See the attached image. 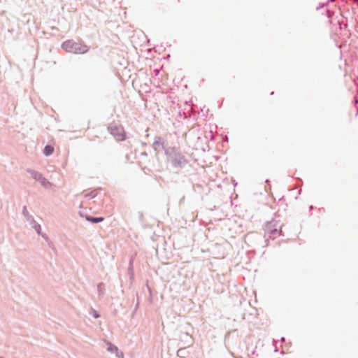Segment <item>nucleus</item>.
<instances>
[{
    "mask_svg": "<svg viewBox=\"0 0 358 358\" xmlns=\"http://www.w3.org/2000/svg\"><path fill=\"white\" fill-rule=\"evenodd\" d=\"M31 173L32 177L35 180L39 181L43 186L48 187L50 185L49 181H48L45 178H43L41 173L35 171H31Z\"/></svg>",
    "mask_w": 358,
    "mask_h": 358,
    "instance_id": "2",
    "label": "nucleus"
},
{
    "mask_svg": "<svg viewBox=\"0 0 358 358\" xmlns=\"http://www.w3.org/2000/svg\"><path fill=\"white\" fill-rule=\"evenodd\" d=\"M40 228H41V227H40V225H37V226L36 227V230L37 231V232H38V234L40 233V231H39Z\"/></svg>",
    "mask_w": 358,
    "mask_h": 358,
    "instance_id": "7",
    "label": "nucleus"
},
{
    "mask_svg": "<svg viewBox=\"0 0 358 358\" xmlns=\"http://www.w3.org/2000/svg\"><path fill=\"white\" fill-rule=\"evenodd\" d=\"M88 220H90L92 222H101L103 221V217H96V218H93V219H91V220H89L87 219Z\"/></svg>",
    "mask_w": 358,
    "mask_h": 358,
    "instance_id": "6",
    "label": "nucleus"
},
{
    "mask_svg": "<svg viewBox=\"0 0 358 358\" xmlns=\"http://www.w3.org/2000/svg\"><path fill=\"white\" fill-rule=\"evenodd\" d=\"M94 317H99V315H98L97 314H96V313H95V314H94Z\"/></svg>",
    "mask_w": 358,
    "mask_h": 358,
    "instance_id": "9",
    "label": "nucleus"
},
{
    "mask_svg": "<svg viewBox=\"0 0 358 358\" xmlns=\"http://www.w3.org/2000/svg\"><path fill=\"white\" fill-rule=\"evenodd\" d=\"M110 133L118 141H124L126 138L124 131L122 127H112L110 129Z\"/></svg>",
    "mask_w": 358,
    "mask_h": 358,
    "instance_id": "1",
    "label": "nucleus"
},
{
    "mask_svg": "<svg viewBox=\"0 0 358 358\" xmlns=\"http://www.w3.org/2000/svg\"><path fill=\"white\" fill-rule=\"evenodd\" d=\"M108 345V350L110 352H117L118 349L116 346L113 345L110 343H107Z\"/></svg>",
    "mask_w": 358,
    "mask_h": 358,
    "instance_id": "5",
    "label": "nucleus"
},
{
    "mask_svg": "<svg viewBox=\"0 0 358 358\" xmlns=\"http://www.w3.org/2000/svg\"><path fill=\"white\" fill-rule=\"evenodd\" d=\"M118 357H120V358H124L122 352H120V354L118 355Z\"/></svg>",
    "mask_w": 358,
    "mask_h": 358,
    "instance_id": "8",
    "label": "nucleus"
},
{
    "mask_svg": "<svg viewBox=\"0 0 358 358\" xmlns=\"http://www.w3.org/2000/svg\"><path fill=\"white\" fill-rule=\"evenodd\" d=\"M73 45V43H72L71 41H66L62 44V48L64 50H66V51L72 52L73 50H72L71 45Z\"/></svg>",
    "mask_w": 358,
    "mask_h": 358,
    "instance_id": "3",
    "label": "nucleus"
},
{
    "mask_svg": "<svg viewBox=\"0 0 358 358\" xmlns=\"http://www.w3.org/2000/svg\"><path fill=\"white\" fill-rule=\"evenodd\" d=\"M53 151H54L53 147H52L50 145H46L44 148L43 153L46 156H48V155H50L51 154H52Z\"/></svg>",
    "mask_w": 358,
    "mask_h": 358,
    "instance_id": "4",
    "label": "nucleus"
}]
</instances>
